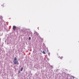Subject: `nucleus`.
I'll return each instance as SVG.
<instances>
[{"label":"nucleus","mask_w":79,"mask_h":79,"mask_svg":"<svg viewBox=\"0 0 79 79\" xmlns=\"http://www.w3.org/2000/svg\"><path fill=\"white\" fill-rule=\"evenodd\" d=\"M13 60V61L15 64H19V63H18V61L17 60V58L16 57H15Z\"/></svg>","instance_id":"nucleus-1"},{"label":"nucleus","mask_w":79,"mask_h":79,"mask_svg":"<svg viewBox=\"0 0 79 79\" xmlns=\"http://www.w3.org/2000/svg\"><path fill=\"white\" fill-rule=\"evenodd\" d=\"M16 27L15 26H13V29L14 31H15L16 30Z\"/></svg>","instance_id":"nucleus-2"},{"label":"nucleus","mask_w":79,"mask_h":79,"mask_svg":"<svg viewBox=\"0 0 79 79\" xmlns=\"http://www.w3.org/2000/svg\"><path fill=\"white\" fill-rule=\"evenodd\" d=\"M23 70V68L22 67L20 69V71H22Z\"/></svg>","instance_id":"nucleus-3"},{"label":"nucleus","mask_w":79,"mask_h":79,"mask_svg":"<svg viewBox=\"0 0 79 79\" xmlns=\"http://www.w3.org/2000/svg\"><path fill=\"white\" fill-rule=\"evenodd\" d=\"M43 54H46L45 53V51H43Z\"/></svg>","instance_id":"nucleus-4"},{"label":"nucleus","mask_w":79,"mask_h":79,"mask_svg":"<svg viewBox=\"0 0 79 79\" xmlns=\"http://www.w3.org/2000/svg\"><path fill=\"white\" fill-rule=\"evenodd\" d=\"M63 56H61L60 58V59H63Z\"/></svg>","instance_id":"nucleus-5"},{"label":"nucleus","mask_w":79,"mask_h":79,"mask_svg":"<svg viewBox=\"0 0 79 79\" xmlns=\"http://www.w3.org/2000/svg\"><path fill=\"white\" fill-rule=\"evenodd\" d=\"M29 40H31V38L30 37H29Z\"/></svg>","instance_id":"nucleus-6"},{"label":"nucleus","mask_w":79,"mask_h":79,"mask_svg":"<svg viewBox=\"0 0 79 79\" xmlns=\"http://www.w3.org/2000/svg\"><path fill=\"white\" fill-rule=\"evenodd\" d=\"M2 6H4V4L2 5Z\"/></svg>","instance_id":"nucleus-7"},{"label":"nucleus","mask_w":79,"mask_h":79,"mask_svg":"<svg viewBox=\"0 0 79 79\" xmlns=\"http://www.w3.org/2000/svg\"><path fill=\"white\" fill-rule=\"evenodd\" d=\"M18 71H19V73H20V71L19 70Z\"/></svg>","instance_id":"nucleus-8"}]
</instances>
